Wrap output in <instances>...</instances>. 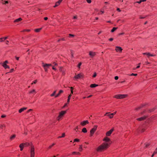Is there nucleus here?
<instances>
[{
  "label": "nucleus",
  "instance_id": "nucleus-21",
  "mask_svg": "<svg viewBox=\"0 0 157 157\" xmlns=\"http://www.w3.org/2000/svg\"><path fill=\"white\" fill-rule=\"evenodd\" d=\"M6 124H0V128L3 129V128L6 127Z\"/></svg>",
  "mask_w": 157,
  "mask_h": 157
},
{
  "label": "nucleus",
  "instance_id": "nucleus-54",
  "mask_svg": "<svg viewBox=\"0 0 157 157\" xmlns=\"http://www.w3.org/2000/svg\"><path fill=\"white\" fill-rule=\"evenodd\" d=\"M32 110H32V109H29V110L27 111V112L28 113H29V112H30V111H32Z\"/></svg>",
  "mask_w": 157,
  "mask_h": 157
},
{
  "label": "nucleus",
  "instance_id": "nucleus-27",
  "mask_svg": "<svg viewBox=\"0 0 157 157\" xmlns=\"http://www.w3.org/2000/svg\"><path fill=\"white\" fill-rule=\"evenodd\" d=\"M156 108H157V107H154L153 109H151L149 110V112H153V111H154V110L155 109H156Z\"/></svg>",
  "mask_w": 157,
  "mask_h": 157
},
{
  "label": "nucleus",
  "instance_id": "nucleus-34",
  "mask_svg": "<svg viewBox=\"0 0 157 157\" xmlns=\"http://www.w3.org/2000/svg\"><path fill=\"white\" fill-rule=\"evenodd\" d=\"M59 71H61V72H63V74H64V72H63V68L62 67H59Z\"/></svg>",
  "mask_w": 157,
  "mask_h": 157
},
{
  "label": "nucleus",
  "instance_id": "nucleus-48",
  "mask_svg": "<svg viewBox=\"0 0 157 157\" xmlns=\"http://www.w3.org/2000/svg\"><path fill=\"white\" fill-rule=\"evenodd\" d=\"M65 136V133H64L62 134V135L61 136V137H62V138L64 137Z\"/></svg>",
  "mask_w": 157,
  "mask_h": 157
},
{
  "label": "nucleus",
  "instance_id": "nucleus-31",
  "mask_svg": "<svg viewBox=\"0 0 157 157\" xmlns=\"http://www.w3.org/2000/svg\"><path fill=\"white\" fill-rule=\"evenodd\" d=\"M56 90L55 91L53 92V93L51 95V96L52 97L54 96L55 95V94H56Z\"/></svg>",
  "mask_w": 157,
  "mask_h": 157
},
{
  "label": "nucleus",
  "instance_id": "nucleus-10",
  "mask_svg": "<svg viewBox=\"0 0 157 157\" xmlns=\"http://www.w3.org/2000/svg\"><path fill=\"white\" fill-rule=\"evenodd\" d=\"M27 144V143H22L20 144L19 147L20 148L21 151H22L25 145H26Z\"/></svg>",
  "mask_w": 157,
  "mask_h": 157
},
{
  "label": "nucleus",
  "instance_id": "nucleus-52",
  "mask_svg": "<svg viewBox=\"0 0 157 157\" xmlns=\"http://www.w3.org/2000/svg\"><path fill=\"white\" fill-rule=\"evenodd\" d=\"M54 145H55V144H53L52 145L50 146H49V148H51V147H52V146H54Z\"/></svg>",
  "mask_w": 157,
  "mask_h": 157
},
{
  "label": "nucleus",
  "instance_id": "nucleus-33",
  "mask_svg": "<svg viewBox=\"0 0 157 157\" xmlns=\"http://www.w3.org/2000/svg\"><path fill=\"white\" fill-rule=\"evenodd\" d=\"M75 35H74L69 34V37H73L75 36Z\"/></svg>",
  "mask_w": 157,
  "mask_h": 157
},
{
  "label": "nucleus",
  "instance_id": "nucleus-12",
  "mask_svg": "<svg viewBox=\"0 0 157 157\" xmlns=\"http://www.w3.org/2000/svg\"><path fill=\"white\" fill-rule=\"evenodd\" d=\"M89 123V122L88 121L86 120V121H83L81 122V124L82 126H85L86 124H88Z\"/></svg>",
  "mask_w": 157,
  "mask_h": 157
},
{
  "label": "nucleus",
  "instance_id": "nucleus-55",
  "mask_svg": "<svg viewBox=\"0 0 157 157\" xmlns=\"http://www.w3.org/2000/svg\"><path fill=\"white\" fill-rule=\"evenodd\" d=\"M109 40L110 41H112L113 40V38H110L109 39Z\"/></svg>",
  "mask_w": 157,
  "mask_h": 157
},
{
  "label": "nucleus",
  "instance_id": "nucleus-56",
  "mask_svg": "<svg viewBox=\"0 0 157 157\" xmlns=\"http://www.w3.org/2000/svg\"><path fill=\"white\" fill-rule=\"evenodd\" d=\"M13 70H14L13 69H11L10 72H12L13 71Z\"/></svg>",
  "mask_w": 157,
  "mask_h": 157
},
{
  "label": "nucleus",
  "instance_id": "nucleus-62",
  "mask_svg": "<svg viewBox=\"0 0 157 157\" xmlns=\"http://www.w3.org/2000/svg\"><path fill=\"white\" fill-rule=\"evenodd\" d=\"M77 152H76L74 151V152H72V154H75Z\"/></svg>",
  "mask_w": 157,
  "mask_h": 157
},
{
  "label": "nucleus",
  "instance_id": "nucleus-20",
  "mask_svg": "<svg viewBox=\"0 0 157 157\" xmlns=\"http://www.w3.org/2000/svg\"><path fill=\"white\" fill-rule=\"evenodd\" d=\"M98 86V85L96 84H91L90 85V87L91 88H93L95 87H96Z\"/></svg>",
  "mask_w": 157,
  "mask_h": 157
},
{
  "label": "nucleus",
  "instance_id": "nucleus-63",
  "mask_svg": "<svg viewBox=\"0 0 157 157\" xmlns=\"http://www.w3.org/2000/svg\"><path fill=\"white\" fill-rule=\"evenodd\" d=\"M71 56L72 57H73V53L72 52V51H71Z\"/></svg>",
  "mask_w": 157,
  "mask_h": 157
},
{
  "label": "nucleus",
  "instance_id": "nucleus-8",
  "mask_svg": "<svg viewBox=\"0 0 157 157\" xmlns=\"http://www.w3.org/2000/svg\"><path fill=\"white\" fill-rule=\"evenodd\" d=\"M147 117V116H144L140 118H137L136 120L139 121H142L145 120Z\"/></svg>",
  "mask_w": 157,
  "mask_h": 157
},
{
  "label": "nucleus",
  "instance_id": "nucleus-59",
  "mask_svg": "<svg viewBox=\"0 0 157 157\" xmlns=\"http://www.w3.org/2000/svg\"><path fill=\"white\" fill-rule=\"evenodd\" d=\"M117 10L119 12H120L121 11V10L119 8H117Z\"/></svg>",
  "mask_w": 157,
  "mask_h": 157
},
{
  "label": "nucleus",
  "instance_id": "nucleus-58",
  "mask_svg": "<svg viewBox=\"0 0 157 157\" xmlns=\"http://www.w3.org/2000/svg\"><path fill=\"white\" fill-rule=\"evenodd\" d=\"M6 44L8 45V43L9 42V41L8 40H6Z\"/></svg>",
  "mask_w": 157,
  "mask_h": 157
},
{
  "label": "nucleus",
  "instance_id": "nucleus-26",
  "mask_svg": "<svg viewBox=\"0 0 157 157\" xmlns=\"http://www.w3.org/2000/svg\"><path fill=\"white\" fill-rule=\"evenodd\" d=\"M117 27H114L113 28V29L111 30V32L112 33L114 32L117 29Z\"/></svg>",
  "mask_w": 157,
  "mask_h": 157
},
{
  "label": "nucleus",
  "instance_id": "nucleus-18",
  "mask_svg": "<svg viewBox=\"0 0 157 157\" xmlns=\"http://www.w3.org/2000/svg\"><path fill=\"white\" fill-rule=\"evenodd\" d=\"M43 66L44 67V70L46 71H47L48 68L47 66L45 65V64H44V63H43Z\"/></svg>",
  "mask_w": 157,
  "mask_h": 157
},
{
  "label": "nucleus",
  "instance_id": "nucleus-6",
  "mask_svg": "<svg viewBox=\"0 0 157 157\" xmlns=\"http://www.w3.org/2000/svg\"><path fill=\"white\" fill-rule=\"evenodd\" d=\"M115 50L117 52H122V49L120 47L116 46L115 48Z\"/></svg>",
  "mask_w": 157,
  "mask_h": 157
},
{
  "label": "nucleus",
  "instance_id": "nucleus-17",
  "mask_svg": "<svg viewBox=\"0 0 157 157\" xmlns=\"http://www.w3.org/2000/svg\"><path fill=\"white\" fill-rule=\"evenodd\" d=\"M63 92V90H60L59 93L57 95H56L55 96V97L56 98V97H58L59 96V95H60V94L61 93H62Z\"/></svg>",
  "mask_w": 157,
  "mask_h": 157
},
{
  "label": "nucleus",
  "instance_id": "nucleus-49",
  "mask_svg": "<svg viewBox=\"0 0 157 157\" xmlns=\"http://www.w3.org/2000/svg\"><path fill=\"white\" fill-rule=\"evenodd\" d=\"M140 67V66H138L136 68H133L134 70H136V69L139 68Z\"/></svg>",
  "mask_w": 157,
  "mask_h": 157
},
{
  "label": "nucleus",
  "instance_id": "nucleus-44",
  "mask_svg": "<svg viewBox=\"0 0 157 157\" xmlns=\"http://www.w3.org/2000/svg\"><path fill=\"white\" fill-rule=\"evenodd\" d=\"M30 31L29 29H25L23 30L22 32H29Z\"/></svg>",
  "mask_w": 157,
  "mask_h": 157
},
{
  "label": "nucleus",
  "instance_id": "nucleus-60",
  "mask_svg": "<svg viewBox=\"0 0 157 157\" xmlns=\"http://www.w3.org/2000/svg\"><path fill=\"white\" fill-rule=\"evenodd\" d=\"M15 58H16V59L17 60H19V57H17L16 56Z\"/></svg>",
  "mask_w": 157,
  "mask_h": 157
},
{
  "label": "nucleus",
  "instance_id": "nucleus-29",
  "mask_svg": "<svg viewBox=\"0 0 157 157\" xmlns=\"http://www.w3.org/2000/svg\"><path fill=\"white\" fill-rule=\"evenodd\" d=\"M82 145H81L79 146V151H81L82 150Z\"/></svg>",
  "mask_w": 157,
  "mask_h": 157
},
{
  "label": "nucleus",
  "instance_id": "nucleus-19",
  "mask_svg": "<svg viewBox=\"0 0 157 157\" xmlns=\"http://www.w3.org/2000/svg\"><path fill=\"white\" fill-rule=\"evenodd\" d=\"M120 99L123 98H125L127 95L125 94H120Z\"/></svg>",
  "mask_w": 157,
  "mask_h": 157
},
{
  "label": "nucleus",
  "instance_id": "nucleus-46",
  "mask_svg": "<svg viewBox=\"0 0 157 157\" xmlns=\"http://www.w3.org/2000/svg\"><path fill=\"white\" fill-rule=\"evenodd\" d=\"M86 1L88 3H90L91 2V0H86Z\"/></svg>",
  "mask_w": 157,
  "mask_h": 157
},
{
  "label": "nucleus",
  "instance_id": "nucleus-15",
  "mask_svg": "<svg viewBox=\"0 0 157 157\" xmlns=\"http://www.w3.org/2000/svg\"><path fill=\"white\" fill-rule=\"evenodd\" d=\"M109 113H106V114L105 115V116H106V115L108 116L109 117V118H112L113 117V115H112V114L111 113L107 115L108 114H109Z\"/></svg>",
  "mask_w": 157,
  "mask_h": 157
},
{
  "label": "nucleus",
  "instance_id": "nucleus-23",
  "mask_svg": "<svg viewBox=\"0 0 157 157\" xmlns=\"http://www.w3.org/2000/svg\"><path fill=\"white\" fill-rule=\"evenodd\" d=\"M144 55H146L147 56L148 58H149L150 56H151V54L149 53H144L143 54Z\"/></svg>",
  "mask_w": 157,
  "mask_h": 157
},
{
  "label": "nucleus",
  "instance_id": "nucleus-42",
  "mask_svg": "<svg viewBox=\"0 0 157 157\" xmlns=\"http://www.w3.org/2000/svg\"><path fill=\"white\" fill-rule=\"evenodd\" d=\"M96 75H97L96 73V72H95L94 73V75L93 76V77L94 78H95L96 77Z\"/></svg>",
  "mask_w": 157,
  "mask_h": 157
},
{
  "label": "nucleus",
  "instance_id": "nucleus-3",
  "mask_svg": "<svg viewBox=\"0 0 157 157\" xmlns=\"http://www.w3.org/2000/svg\"><path fill=\"white\" fill-rule=\"evenodd\" d=\"M35 155L34 148L33 146H31L30 149V157H34Z\"/></svg>",
  "mask_w": 157,
  "mask_h": 157
},
{
  "label": "nucleus",
  "instance_id": "nucleus-57",
  "mask_svg": "<svg viewBox=\"0 0 157 157\" xmlns=\"http://www.w3.org/2000/svg\"><path fill=\"white\" fill-rule=\"evenodd\" d=\"M6 115H2V116H1V117H2V118H4V117H6Z\"/></svg>",
  "mask_w": 157,
  "mask_h": 157
},
{
  "label": "nucleus",
  "instance_id": "nucleus-36",
  "mask_svg": "<svg viewBox=\"0 0 157 157\" xmlns=\"http://www.w3.org/2000/svg\"><path fill=\"white\" fill-rule=\"evenodd\" d=\"M137 75V74H133V73H132V74H131V75H130V76H136Z\"/></svg>",
  "mask_w": 157,
  "mask_h": 157
},
{
  "label": "nucleus",
  "instance_id": "nucleus-35",
  "mask_svg": "<svg viewBox=\"0 0 157 157\" xmlns=\"http://www.w3.org/2000/svg\"><path fill=\"white\" fill-rule=\"evenodd\" d=\"M79 141V140L78 139H75L74 140V142H78Z\"/></svg>",
  "mask_w": 157,
  "mask_h": 157
},
{
  "label": "nucleus",
  "instance_id": "nucleus-7",
  "mask_svg": "<svg viewBox=\"0 0 157 157\" xmlns=\"http://www.w3.org/2000/svg\"><path fill=\"white\" fill-rule=\"evenodd\" d=\"M113 130L114 129L113 128L110 130L109 131L107 132L106 134V136H110Z\"/></svg>",
  "mask_w": 157,
  "mask_h": 157
},
{
  "label": "nucleus",
  "instance_id": "nucleus-39",
  "mask_svg": "<svg viewBox=\"0 0 157 157\" xmlns=\"http://www.w3.org/2000/svg\"><path fill=\"white\" fill-rule=\"evenodd\" d=\"M45 65L47 66L48 67H49V66H52V64H45Z\"/></svg>",
  "mask_w": 157,
  "mask_h": 157
},
{
  "label": "nucleus",
  "instance_id": "nucleus-64",
  "mask_svg": "<svg viewBox=\"0 0 157 157\" xmlns=\"http://www.w3.org/2000/svg\"><path fill=\"white\" fill-rule=\"evenodd\" d=\"M48 19V18L47 17H45L44 18V19L45 20H46Z\"/></svg>",
  "mask_w": 157,
  "mask_h": 157
},
{
  "label": "nucleus",
  "instance_id": "nucleus-61",
  "mask_svg": "<svg viewBox=\"0 0 157 157\" xmlns=\"http://www.w3.org/2000/svg\"><path fill=\"white\" fill-rule=\"evenodd\" d=\"M155 56V54H151V56Z\"/></svg>",
  "mask_w": 157,
  "mask_h": 157
},
{
  "label": "nucleus",
  "instance_id": "nucleus-47",
  "mask_svg": "<svg viewBox=\"0 0 157 157\" xmlns=\"http://www.w3.org/2000/svg\"><path fill=\"white\" fill-rule=\"evenodd\" d=\"M37 81V80H35L32 83V84H33V83H35V84L36 82Z\"/></svg>",
  "mask_w": 157,
  "mask_h": 157
},
{
  "label": "nucleus",
  "instance_id": "nucleus-11",
  "mask_svg": "<svg viewBox=\"0 0 157 157\" xmlns=\"http://www.w3.org/2000/svg\"><path fill=\"white\" fill-rule=\"evenodd\" d=\"M95 55L96 54L95 52H93L92 51H90L89 52V55L91 58L94 57Z\"/></svg>",
  "mask_w": 157,
  "mask_h": 157
},
{
  "label": "nucleus",
  "instance_id": "nucleus-53",
  "mask_svg": "<svg viewBox=\"0 0 157 157\" xmlns=\"http://www.w3.org/2000/svg\"><path fill=\"white\" fill-rule=\"evenodd\" d=\"M116 112H115L113 113H111L112 114V115H113V116L116 113Z\"/></svg>",
  "mask_w": 157,
  "mask_h": 157
},
{
  "label": "nucleus",
  "instance_id": "nucleus-28",
  "mask_svg": "<svg viewBox=\"0 0 157 157\" xmlns=\"http://www.w3.org/2000/svg\"><path fill=\"white\" fill-rule=\"evenodd\" d=\"M16 137V135H12V136H11L10 137V139L11 140H12L13 139H14Z\"/></svg>",
  "mask_w": 157,
  "mask_h": 157
},
{
  "label": "nucleus",
  "instance_id": "nucleus-14",
  "mask_svg": "<svg viewBox=\"0 0 157 157\" xmlns=\"http://www.w3.org/2000/svg\"><path fill=\"white\" fill-rule=\"evenodd\" d=\"M2 66L5 69H6L7 68L9 69L10 68L6 64H5V63H2Z\"/></svg>",
  "mask_w": 157,
  "mask_h": 157
},
{
  "label": "nucleus",
  "instance_id": "nucleus-38",
  "mask_svg": "<svg viewBox=\"0 0 157 157\" xmlns=\"http://www.w3.org/2000/svg\"><path fill=\"white\" fill-rule=\"evenodd\" d=\"M34 92L36 93L35 90L33 89L32 91H31L30 92V93L32 94V93H33Z\"/></svg>",
  "mask_w": 157,
  "mask_h": 157
},
{
  "label": "nucleus",
  "instance_id": "nucleus-30",
  "mask_svg": "<svg viewBox=\"0 0 157 157\" xmlns=\"http://www.w3.org/2000/svg\"><path fill=\"white\" fill-rule=\"evenodd\" d=\"M42 28H40V29H35V31L36 32H39L41 29Z\"/></svg>",
  "mask_w": 157,
  "mask_h": 157
},
{
  "label": "nucleus",
  "instance_id": "nucleus-24",
  "mask_svg": "<svg viewBox=\"0 0 157 157\" xmlns=\"http://www.w3.org/2000/svg\"><path fill=\"white\" fill-rule=\"evenodd\" d=\"M82 131L84 133H86L87 132V130L86 128H84L82 129Z\"/></svg>",
  "mask_w": 157,
  "mask_h": 157
},
{
  "label": "nucleus",
  "instance_id": "nucleus-22",
  "mask_svg": "<svg viewBox=\"0 0 157 157\" xmlns=\"http://www.w3.org/2000/svg\"><path fill=\"white\" fill-rule=\"evenodd\" d=\"M22 19L21 18H19L18 19H16L14 21V22H18V21H19L21 20H22Z\"/></svg>",
  "mask_w": 157,
  "mask_h": 157
},
{
  "label": "nucleus",
  "instance_id": "nucleus-50",
  "mask_svg": "<svg viewBox=\"0 0 157 157\" xmlns=\"http://www.w3.org/2000/svg\"><path fill=\"white\" fill-rule=\"evenodd\" d=\"M114 78L116 80H117L118 79V77L117 76H116Z\"/></svg>",
  "mask_w": 157,
  "mask_h": 157
},
{
  "label": "nucleus",
  "instance_id": "nucleus-32",
  "mask_svg": "<svg viewBox=\"0 0 157 157\" xmlns=\"http://www.w3.org/2000/svg\"><path fill=\"white\" fill-rule=\"evenodd\" d=\"M144 106V105H142L141 106H139V107H138V108H136V110H138V109H140L141 108H142V107L143 106Z\"/></svg>",
  "mask_w": 157,
  "mask_h": 157
},
{
  "label": "nucleus",
  "instance_id": "nucleus-43",
  "mask_svg": "<svg viewBox=\"0 0 157 157\" xmlns=\"http://www.w3.org/2000/svg\"><path fill=\"white\" fill-rule=\"evenodd\" d=\"M150 143H147L145 145V147H147L148 146H149L150 145Z\"/></svg>",
  "mask_w": 157,
  "mask_h": 157
},
{
  "label": "nucleus",
  "instance_id": "nucleus-37",
  "mask_svg": "<svg viewBox=\"0 0 157 157\" xmlns=\"http://www.w3.org/2000/svg\"><path fill=\"white\" fill-rule=\"evenodd\" d=\"M73 19H78V17L77 16H75L73 17Z\"/></svg>",
  "mask_w": 157,
  "mask_h": 157
},
{
  "label": "nucleus",
  "instance_id": "nucleus-2",
  "mask_svg": "<svg viewBox=\"0 0 157 157\" xmlns=\"http://www.w3.org/2000/svg\"><path fill=\"white\" fill-rule=\"evenodd\" d=\"M66 111H62L59 113V115L57 117V119L58 121H59L60 118L63 116L66 113Z\"/></svg>",
  "mask_w": 157,
  "mask_h": 157
},
{
  "label": "nucleus",
  "instance_id": "nucleus-51",
  "mask_svg": "<svg viewBox=\"0 0 157 157\" xmlns=\"http://www.w3.org/2000/svg\"><path fill=\"white\" fill-rule=\"evenodd\" d=\"M8 63V61L7 60L5 61L3 63H5V64H7Z\"/></svg>",
  "mask_w": 157,
  "mask_h": 157
},
{
  "label": "nucleus",
  "instance_id": "nucleus-25",
  "mask_svg": "<svg viewBox=\"0 0 157 157\" xmlns=\"http://www.w3.org/2000/svg\"><path fill=\"white\" fill-rule=\"evenodd\" d=\"M120 94L116 95L114 96V98H117L120 99Z\"/></svg>",
  "mask_w": 157,
  "mask_h": 157
},
{
  "label": "nucleus",
  "instance_id": "nucleus-4",
  "mask_svg": "<svg viewBox=\"0 0 157 157\" xmlns=\"http://www.w3.org/2000/svg\"><path fill=\"white\" fill-rule=\"evenodd\" d=\"M97 126L95 125L94 127L92 128L90 131V134L91 136H92L94 134V133L96 130L97 128Z\"/></svg>",
  "mask_w": 157,
  "mask_h": 157
},
{
  "label": "nucleus",
  "instance_id": "nucleus-9",
  "mask_svg": "<svg viewBox=\"0 0 157 157\" xmlns=\"http://www.w3.org/2000/svg\"><path fill=\"white\" fill-rule=\"evenodd\" d=\"M82 75L81 74H78L77 75H75L74 78L76 79H79L81 77H82Z\"/></svg>",
  "mask_w": 157,
  "mask_h": 157
},
{
  "label": "nucleus",
  "instance_id": "nucleus-5",
  "mask_svg": "<svg viewBox=\"0 0 157 157\" xmlns=\"http://www.w3.org/2000/svg\"><path fill=\"white\" fill-rule=\"evenodd\" d=\"M71 94H70V95L68 96L67 101V103H69V102L70 101V100L71 99V96L72 95V94H73V88L72 87H71Z\"/></svg>",
  "mask_w": 157,
  "mask_h": 157
},
{
  "label": "nucleus",
  "instance_id": "nucleus-1",
  "mask_svg": "<svg viewBox=\"0 0 157 157\" xmlns=\"http://www.w3.org/2000/svg\"><path fill=\"white\" fill-rule=\"evenodd\" d=\"M103 141L105 142L103 143L101 145L99 146L97 148V151H102L107 149L110 143H109L110 139L107 137H105L103 139Z\"/></svg>",
  "mask_w": 157,
  "mask_h": 157
},
{
  "label": "nucleus",
  "instance_id": "nucleus-41",
  "mask_svg": "<svg viewBox=\"0 0 157 157\" xmlns=\"http://www.w3.org/2000/svg\"><path fill=\"white\" fill-rule=\"evenodd\" d=\"M81 64H82V63H79L78 65V67L79 68H80V67L81 65Z\"/></svg>",
  "mask_w": 157,
  "mask_h": 157
},
{
  "label": "nucleus",
  "instance_id": "nucleus-16",
  "mask_svg": "<svg viewBox=\"0 0 157 157\" xmlns=\"http://www.w3.org/2000/svg\"><path fill=\"white\" fill-rule=\"evenodd\" d=\"M27 109V107H24L22 108L21 109L19 110V113H21L22 112H23L24 110L26 109Z\"/></svg>",
  "mask_w": 157,
  "mask_h": 157
},
{
  "label": "nucleus",
  "instance_id": "nucleus-40",
  "mask_svg": "<svg viewBox=\"0 0 157 157\" xmlns=\"http://www.w3.org/2000/svg\"><path fill=\"white\" fill-rule=\"evenodd\" d=\"M154 154H155L157 153V147L156 149L155 150V151H154Z\"/></svg>",
  "mask_w": 157,
  "mask_h": 157
},
{
  "label": "nucleus",
  "instance_id": "nucleus-13",
  "mask_svg": "<svg viewBox=\"0 0 157 157\" xmlns=\"http://www.w3.org/2000/svg\"><path fill=\"white\" fill-rule=\"evenodd\" d=\"M63 0H59V1L56 2L55 6H54V7H56L58 5H59L61 2Z\"/></svg>",
  "mask_w": 157,
  "mask_h": 157
},
{
  "label": "nucleus",
  "instance_id": "nucleus-45",
  "mask_svg": "<svg viewBox=\"0 0 157 157\" xmlns=\"http://www.w3.org/2000/svg\"><path fill=\"white\" fill-rule=\"evenodd\" d=\"M8 38V36H6L4 37H2V39H4V40H6Z\"/></svg>",
  "mask_w": 157,
  "mask_h": 157
}]
</instances>
